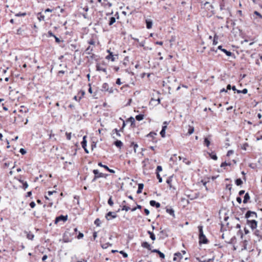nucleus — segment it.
Segmentation results:
<instances>
[{
    "mask_svg": "<svg viewBox=\"0 0 262 262\" xmlns=\"http://www.w3.org/2000/svg\"><path fill=\"white\" fill-rule=\"evenodd\" d=\"M199 230V243L200 244H207L208 243V239L206 238V236L204 235L203 231V226H199L198 227Z\"/></svg>",
    "mask_w": 262,
    "mask_h": 262,
    "instance_id": "nucleus-1",
    "label": "nucleus"
},
{
    "mask_svg": "<svg viewBox=\"0 0 262 262\" xmlns=\"http://www.w3.org/2000/svg\"><path fill=\"white\" fill-rule=\"evenodd\" d=\"M72 233L71 232V229H68L64 232L63 236V241L64 243H69L72 242L73 236Z\"/></svg>",
    "mask_w": 262,
    "mask_h": 262,
    "instance_id": "nucleus-2",
    "label": "nucleus"
},
{
    "mask_svg": "<svg viewBox=\"0 0 262 262\" xmlns=\"http://www.w3.org/2000/svg\"><path fill=\"white\" fill-rule=\"evenodd\" d=\"M247 224L253 230L257 228V222L254 219L247 220Z\"/></svg>",
    "mask_w": 262,
    "mask_h": 262,
    "instance_id": "nucleus-3",
    "label": "nucleus"
},
{
    "mask_svg": "<svg viewBox=\"0 0 262 262\" xmlns=\"http://www.w3.org/2000/svg\"><path fill=\"white\" fill-rule=\"evenodd\" d=\"M256 217L257 214L254 211H248L245 214V217L247 219V220L250 217L255 218Z\"/></svg>",
    "mask_w": 262,
    "mask_h": 262,
    "instance_id": "nucleus-4",
    "label": "nucleus"
},
{
    "mask_svg": "<svg viewBox=\"0 0 262 262\" xmlns=\"http://www.w3.org/2000/svg\"><path fill=\"white\" fill-rule=\"evenodd\" d=\"M111 217L112 219H115L117 217V214L115 212L110 211L105 215V218L107 220L109 221L111 219Z\"/></svg>",
    "mask_w": 262,
    "mask_h": 262,
    "instance_id": "nucleus-5",
    "label": "nucleus"
},
{
    "mask_svg": "<svg viewBox=\"0 0 262 262\" xmlns=\"http://www.w3.org/2000/svg\"><path fill=\"white\" fill-rule=\"evenodd\" d=\"M67 219H68L67 215L64 216V215H61L56 218L55 223H57L60 221L65 222L67 220Z\"/></svg>",
    "mask_w": 262,
    "mask_h": 262,
    "instance_id": "nucleus-6",
    "label": "nucleus"
},
{
    "mask_svg": "<svg viewBox=\"0 0 262 262\" xmlns=\"http://www.w3.org/2000/svg\"><path fill=\"white\" fill-rule=\"evenodd\" d=\"M81 145H82V148L84 149L85 152L87 154H88L89 152V150H88V149L86 148V136H84L83 137V140L81 142Z\"/></svg>",
    "mask_w": 262,
    "mask_h": 262,
    "instance_id": "nucleus-7",
    "label": "nucleus"
},
{
    "mask_svg": "<svg viewBox=\"0 0 262 262\" xmlns=\"http://www.w3.org/2000/svg\"><path fill=\"white\" fill-rule=\"evenodd\" d=\"M98 165V166H99L100 167L104 168L105 169H106L107 170H108L111 173H115V170H114L113 169H110L107 166L103 165L102 164V163H101V162H99Z\"/></svg>",
    "mask_w": 262,
    "mask_h": 262,
    "instance_id": "nucleus-8",
    "label": "nucleus"
},
{
    "mask_svg": "<svg viewBox=\"0 0 262 262\" xmlns=\"http://www.w3.org/2000/svg\"><path fill=\"white\" fill-rule=\"evenodd\" d=\"M141 246L143 248L147 249L148 250L151 251V247L150 245L147 242H143L141 244Z\"/></svg>",
    "mask_w": 262,
    "mask_h": 262,
    "instance_id": "nucleus-9",
    "label": "nucleus"
},
{
    "mask_svg": "<svg viewBox=\"0 0 262 262\" xmlns=\"http://www.w3.org/2000/svg\"><path fill=\"white\" fill-rule=\"evenodd\" d=\"M151 252L158 253V255H159V256L161 258L164 259L165 258V254L161 252L160 250H159L158 249L152 250H151Z\"/></svg>",
    "mask_w": 262,
    "mask_h": 262,
    "instance_id": "nucleus-10",
    "label": "nucleus"
},
{
    "mask_svg": "<svg viewBox=\"0 0 262 262\" xmlns=\"http://www.w3.org/2000/svg\"><path fill=\"white\" fill-rule=\"evenodd\" d=\"M150 206L152 207H156V208H159L160 207V204L154 200H151L149 202Z\"/></svg>",
    "mask_w": 262,
    "mask_h": 262,
    "instance_id": "nucleus-11",
    "label": "nucleus"
},
{
    "mask_svg": "<svg viewBox=\"0 0 262 262\" xmlns=\"http://www.w3.org/2000/svg\"><path fill=\"white\" fill-rule=\"evenodd\" d=\"M107 52L109 53V55H108L106 58L107 59H111L112 61H114L115 60V58L114 55L113 54V53L110 52V50H107Z\"/></svg>",
    "mask_w": 262,
    "mask_h": 262,
    "instance_id": "nucleus-12",
    "label": "nucleus"
},
{
    "mask_svg": "<svg viewBox=\"0 0 262 262\" xmlns=\"http://www.w3.org/2000/svg\"><path fill=\"white\" fill-rule=\"evenodd\" d=\"M166 212L172 216L173 217H175L174 211L172 208H166Z\"/></svg>",
    "mask_w": 262,
    "mask_h": 262,
    "instance_id": "nucleus-13",
    "label": "nucleus"
},
{
    "mask_svg": "<svg viewBox=\"0 0 262 262\" xmlns=\"http://www.w3.org/2000/svg\"><path fill=\"white\" fill-rule=\"evenodd\" d=\"M177 257H178L180 259H182L183 256L180 252H177L174 254V257L173 258V261H176Z\"/></svg>",
    "mask_w": 262,
    "mask_h": 262,
    "instance_id": "nucleus-14",
    "label": "nucleus"
},
{
    "mask_svg": "<svg viewBox=\"0 0 262 262\" xmlns=\"http://www.w3.org/2000/svg\"><path fill=\"white\" fill-rule=\"evenodd\" d=\"M146 28L148 29H149L151 28L152 26V21L150 19H146Z\"/></svg>",
    "mask_w": 262,
    "mask_h": 262,
    "instance_id": "nucleus-15",
    "label": "nucleus"
},
{
    "mask_svg": "<svg viewBox=\"0 0 262 262\" xmlns=\"http://www.w3.org/2000/svg\"><path fill=\"white\" fill-rule=\"evenodd\" d=\"M143 187H144V184H142V183H140L138 184V190L137 191V193L138 194H139L140 193L142 192V189H143Z\"/></svg>",
    "mask_w": 262,
    "mask_h": 262,
    "instance_id": "nucleus-16",
    "label": "nucleus"
},
{
    "mask_svg": "<svg viewBox=\"0 0 262 262\" xmlns=\"http://www.w3.org/2000/svg\"><path fill=\"white\" fill-rule=\"evenodd\" d=\"M114 144L118 148H121L123 146V143L120 140H116Z\"/></svg>",
    "mask_w": 262,
    "mask_h": 262,
    "instance_id": "nucleus-17",
    "label": "nucleus"
},
{
    "mask_svg": "<svg viewBox=\"0 0 262 262\" xmlns=\"http://www.w3.org/2000/svg\"><path fill=\"white\" fill-rule=\"evenodd\" d=\"M109 89V85L107 83H104L102 85V91H108Z\"/></svg>",
    "mask_w": 262,
    "mask_h": 262,
    "instance_id": "nucleus-18",
    "label": "nucleus"
},
{
    "mask_svg": "<svg viewBox=\"0 0 262 262\" xmlns=\"http://www.w3.org/2000/svg\"><path fill=\"white\" fill-rule=\"evenodd\" d=\"M116 22V18L114 16H112L110 18L109 21H108V25L110 26H112Z\"/></svg>",
    "mask_w": 262,
    "mask_h": 262,
    "instance_id": "nucleus-19",
    "label": "nucleus"
},
{
    "mask_svg": "<svg viewBox=\"0 0 262 262\" xmlns=\"http://www.w3.org/2000/svg\"><path fill=\"white\" fill-rule=\"evenodd\" d=\"M194 127L192 126L189 125L187 134L189 135H190L194 132Z\"/></svg>",
    "mask_w": 262,
    "mask_h": 262,
    "instance_id": "nucleus-20",
    "label": "nucleus"
},
{
    "mask_svg": "<svg viewBox=\"0 0 262 262\" xmlns=\"http://www.w3.org/2000/svg\"><path fill=\"white\" fill-rule=\"evenodd\" d=\"M250 195L248 193H246L244 196L243 202L246 204L247 203L248 201L250 199Z\"/></svg>",
    "mask_w": 262,
    "mask_h": 262,
    "instance_id": "nucleus-21",
    "label": "nucleus"
},
{
    "mask_svg": "<svg viewBox=\"0 0 262 262\" xmlns=\"http://www.w3.org/2000/svg\"><path fill=\"white\" fill-rule=\"evenodd\" d=\"M104 177V174L103 173H100L99 175H95L94 178L92 180V182H95L98 178H102Z\"/></svg>",
    "mask_w": 262,
    "mask_h": 262,
    "instance_id": "nucleus-22",
    "label": "nucleus"
},
{
    "mask_svg": "<svg viewBox=\"0 0 262 262\" xmlns=\"http://www.w3.org/2000/svg\"><path fill=\"white\" fill-rule=\"evenodd\" d=\"M112 244L109 243H104V244H101V247L103 248V249H106L109 246H112Z\"/></svg>",
    "mask_w": 262,
    "mask_h": 262,
    "instance_id": "nucleus-23",
    "label": "nucleus"
},
{
    "mask_svg": "<svg viewBox=\"0 0 262 262\" xmlns=\"http://www.w3.org/2000/svg\"><path fill=\"white\" fill-rule=\"evenodd\" d=\"M120 132H121L120 130H118L117 128H115L113 130L112 133L113 134L116 133L117 136H118V137H120L121 134L119 133Z\"/></svg>",
    "mask_w": 262,
    "mask_h": 262,
    "instance_id": "nucleus-24",
    "label": "nucleus"
},
{
    "mask_svg": "<svg viewBox=\"0 0 262 262\" xmlns=\"http://www.w3.org/2000/svg\"><path fill=\"white\" fill-rule=\"evenodd\" d=\"M136 119L139 121H141L144 119V115L142 114L138 115L136 116Z\"/></svg>",
    "mask_w": 262,
    "mask_h": 262,
    "instance_id": "nucleus-25",
    "label": "nucleus"
},
{
    "mask_svg": "<svg viewBox=\"0 0 262 262\" xmlns=\"http://www.w3.org/2000/svg\"><path fill=\"white\" fill-rule=\"evenodd\" d=\"M148 234L150 235V238L152 240L155 241L156 239V236L154 234V233L150 231H148L147 232Z\"/></svg>",
    "mask_w": 262,
    "mask_h": 262,
    "instance_id": "nucleus-26",
    "label": "nucleus"
},
{
    "mask_svg": "<svg viewBox=\"0 0 262 262\" xmlns=\"http://www.w3.org/2000/svg\"><path fill=\"white\" fill-rule=\"evenodd\" d=\"M210 157H211V159L214 160H216L217 159V156L214 154L213 152H211V153H208Z\"/></svg>",
    "mask_w": 262,
    "mask_h": 262,
    "instance_id": "nucleus-27",
    "label": "nucleus"
},
{
    "mask_svg": "<svg viewBox=\"0 0 262 262\" xmlns=\"http://www.w3.org/2000/svg\"><path fill=\"white\" fill-rule=\"evenodd\" d=\"M222 51H223L227 56H230L232 55V53L230 51H227L226 49H222Z\"/></svg>",
    "mask_w": 262,
    "mask_h": 262,
    "instance_id": "nucleus-28",
    "label": "nucleus"
},
{
    "mask_svg": "<svg viewBox=\"0 0 262 262\" xmlns=\"http://www.w3.org/2000/svg\"><path fill=\"white\" fill-rule=\"evenodd\" d=\"M133 146L134 148V150L135 153L137 152V149L138 147V145L137 143H135L134 142H132L131 143V146Z\"/></svg>",
    "mask_w": 262,
    "mask_h": 262,
    "instance_id": "nucleus-29",
    "label": "nucleus"
},
{
    "mask_svg": "<svg viewBox=\"0 0 262 262\" xmlns=\"http://www.w3.org/2000/svg\"><path fill=\"white\" fill-rule=\"evenodd\" d=\"M34 237V234H33L31 232L28 233V234L27 235V237L29 239L33 240Z\"/></svg>",
    "mask_w": 262,
    "mask_h": 262,
    "instance_id": "nucleus-30",
    "label": "nucleus"
},
{
    "mask_svg": "<svg viewBox=\"0 0 262 262\" xmlns=\"http://www.w3.org/2000/svg\"><path fill=\"white\" fill-rule=\"evenodd\" d=\"M127 122H130L132 125L135 123V119L134 117H130L127 119Z\"/></svg>",
    "mask_w": 262,
    "mask_h": 262,
    "instance_id": "nucleus-31",
    "label": "nucleus"
},
{
    "mask_svg": "<svg viewBox=\"0 0 262 262\" xmlns=\"http://www.w3.org/2000/svg\"><path fill=\"white\" fill-rule=\"evenodd\" d=\"M247 92H248V90L247 89H243L242 91H241V90H237V93L238 94L243 93V94H246L247 93Z\"/></svg>",
    "mask_w": 262,
    "mask_h": 262,
    "instance_id": "nucleus-32",
    "label": "nucleus"
},
{
    "mask_svg": "<svg viewBox=\"0 0 262 262\" xmlns=\"http://www.w3.org/2000/svg\"><path fill=\"white\" fill-rule=\"evenodd\" d=\"M94 224L97 226V227H99L100 226V224H101V221L100 220H99V219H97L95 220V222H94Z\"/></svg>",
    "mask_w": 262,
    "mask_h": 262,
    "instance_id": "nucleus-33",
    "label": "nucleus"
},
{
    "mask_svg": "<svg viewBox=\"0 0 262 262\" xmlns=\"http://www.w3.org/2000/svg\"><path fill=\"white\" fill-rule=\"evenodd\" d=\"M243 183V181H242V180L241 179H237L236 180H235V184L237 185V186H239V185H242Z\"/></svg>",
    "mask_w": 262,
    "mask_h": 262,
    "instance_id": "nucleus-34",
    "label": "nucleus"
},
{
    "mask_svg": "<svg viewBox=\"0 0 262 262\" xmlns=\"http://www.w3.org/2000/svg\"><path fill=\"white\" fill-rule=\"evenodd\" d=\"M156 135L157 134L156 133L151 132L147 135V137L154 138Z\"/></svg>",
    "mask_w": 262,
    "mask_h": 262,
    "instance_id": "nucleus-35",
    "label": "nucleus"
},
{
    "mask_svg": "<svg viewBox=\"0 0 262 262\" xmlns=\"http://www.w3.org/2000/svg\"><path fill=\"white\" fill-rule=\"evenodd\" d=\"M204 144L207 147H208L210 145V141L207 138H205L204 139Z\"/></svg>",
    "mask_w": 262,
    "mask_h": 262,
    "instance_id": "nucleus-36",
    "label": "nucleus"
},
{
    "mask_svg": "<svg viewBox=\"0 0 262 262\" xmlns=\"http://www.w3.org/2000/svg\"><path fill=\"white\" fill-rule=\"evenodd\" d=\"M230 165H231V163H227L226 162H223L221 164V167H224L225 166H230Z\"/></svg>",
    "mask_w": 262,
    "mask_h": 262,
    "instance_id": "nucleus-37",
    "label": "nucleus"
},
{
    "mask_svg": "<svg viewBox=\"0 0 262 262\" xmlns=\"http://www.w3.org/2000/svg\"><path fill=\"white\" fill-rule=\"evenodd\" d=\"M23 188L24 190H26L28 187V183L26 181H25L23 182Z\"/></svg>",
    "mask_w": 262,
    "mask_h": 262,
    "instance_id": "nucleus-38",
    "label": "nucleus"
},
{
    "mask_svg": "<svg viewBox=\"0 0 262 262\" xmlns=\"http://www.w3.org/2000/svg\"><path fill=\"white\" fill-rule=\"evenodd\" d=\"M217 39H218V37L215 35L214 36V39H213V45H217Z\"/></svg>",
    "mask_w": 262,
    "mask_h": 262,
    "instance_id": "nucleus-39",
    "label": "nucleus"
},
{
    "mask_svg": "<svg viewBox=\"0 0 262 262\" xmlns=\"http://www.w3.org/2000/svg\"><path fill=\"white\" fill-rule=\"evenodd\" d=\"M157 177L159 180V183H161L162 182V178L161 177L159 173L156 172Z\"/></svg>",
    "mask_w": 262,
    "mask_h": 262,
    "instance_id": "nucleus-40",
    "label": "nucleus"
},
{
    "mask_svg": "<svg viewBox=\"0 0 262 262\" xmlns=\"http://www.w3.org/2000/svg\"><path fill=\"white\" fill-rule=\"evenodd\" d=\"M108 204L111 206H112L114 204L113 201L112 199V197H110V199L108 200Z\"/></svg>",
    "mask_w": 262,
    "mask_h": 262,
    "instance_id": "nucleus-41",
    "label": "nucleus"
},
{
    "mask_svg": "<svg viewBox=\"0 0 262 262\" xmlns=\"http://www.w3.org/2000/svg\"><path fill=\"white\" fill-rule=\"evenodd\" d=\"M92 51V48L90 46H89V47H88L86 48V51H85L86 52V53H87L88 54H91V52Z\"/></svg>",
    "mask_w": 262,
    "mask_h": 262,
    "instance_id": "nucleus-42",
    "label": "nucleus"
},
{
    "mask_svg": "<svg viewBox=\"0 0 262 262\" xmlns=\"http://www.w3.org/2000/svg\"><path fill=\"white\" fill-rule=\"evenodd\" d=\"M129 209H130V207L126 206L125 205H124L122 208V210H125L126 211H128Z\"/></svg>",
    "mask_w": 262,
    "mask_h": 262,
    "instance_id": "nucleus-43",
    "label": "nucleus"
},
{
    "mask_svg": "<svg viewBox=\"0 0 262 262\" xmlns=\"http://www.w3.org/2000/svg\"><path fill=\"white\" fill-rule=\"evenodd\" d=\"M162 170V167L161 166H158L157 167V169H156L157 172H156L159 173V172L161 171Z\"/></svg>",
    "mask_w": 262,
    "mask_h": 262,
    "instance_id": "nucleus-44",
    "label": "nucleus"
},
{
    "mask_svg": "<svg viewBox=\"0 0 262 262\" xmlns=\"http://www.w3.org/2000/svg\"><path fill=\"white\" fill-rule=\"evenodd\" d=\"M120 253L122 254L123 257L125 258H126L128 256V254L126 253H125V252H124L123 251H120Z\"/></svg>",
    "mask_w": 262,
    "mask_h": 262,
    "instance_id": "nucleus-45",
    "label": "nucleus"
},
{
    "mask_svg": "<svg viewBox=\"0 0 262 262\" xmlns=\"http://www.w3.org/2000/svg\"><path fill=\"white\" fill-rule=\"evenodd\" d=\"M66 135L67 136V138L68 140H70L71 139V133H66Z\"/></svg>",
    "mask_w": 262,
    "mask_h": 262,
    "instance_id": "nucleus-46",
    "label": "nucleus"
},
{
    "mask_svg": "<svg viewBox=\"0 0 262 262\" xmlns=\"http://www.w3.org/2000/svg\"><path fill=\"white\" fill-rule=\"evenodd\" d=\"M26 15V13H18L15 14L16 16H24Z\"/></svg>",
    "mask_w": 262,
    "mask_h": 262,
    "instance_id": "nucleus-47",
    "label": "nucleus"
},
{
    "mask_svg": "<svg viewBox=\"0 0 262 262\" xmlns=\"http://www.w3.org/2000/svg\"><path fill=\"white\" fill-rule=\"evenodd\" d=\"M78 230L77 228H75L73 229V230H71V232L72 233V235H74L76 232H77Z\"/></svg>",
    "mask_w": 262,
    "mask_h": 262,
    "instance_id": "nucleus-48",
    "label": "nucleus"
},
{
    "mask_svg": "<svg viewBox=\"0 0 262 262\" xmlns=\"http://www.w3.org/2000/svg\"><path fill=\"white\" fill-rule=\"evenodd\" d=\"M164 124H165V125H163L162 126V130H166V128H167V122L165 121L163 123Z\"/></svg>",
    "mask_w": 262,
    "mask_h": 262,
    "instance_id": "nucleus-49",
    "label": "nucleus"
},
{
    "mask_svg": "<svg viewBox=\"0 0 262 262\" xmlns=\"http://www.w3.org/2000/svg\"><path fill=\"white\" fill-rule=\"evenodd\" d=\"M83 236H84V235L82 233L79 232L77 236V238L81 239L83 237Z\"/></svg>",
    "mask_w": 262,
    "mask_h": 262,
    "instance_id": "nucleus-50",
    "label": "nucleus"
},
{
    "mask_svg": "<svg viewBox=\"0 0 262 262\" xmlns=\"http://www.w3.org/2000/svg\"><path fill=\"white\" fill-rule=\"evenodd\" d=\"M93 172L95 176H96V175H99V174H100V172H99L98 170H97V169H94V170H93Z\"/></svg>",
    "mask_w": 262,
    "mask_h": 262,
    "instance_id": "nucleus-51",
    "label": "nucleus"
},
{
    "mask_svg": "<svg viewBox=\"0 0 262 262\" xmlns=\"http://www.w3.org/2000/svg\"><path fill=\"white\" fill-rule=\"evenodd\" d=\"M160 135L162 137H165V130H161V132H160Z\"/></svg>",
    "mask_w": 262,
    "mask_h": 262,
    "instance_id": "nucleus-52",
    "label": "nucleus"
},
{
    "mask_svg": "<svg viewBox=\"0 0 262 262\" xmlns=\"http://www.w3.org/2000/svg\"><path fill=\"white\" fill-rule=\"evenodd\" d=\"M254 14L257 15L259 18L262 19V15L257 11H254Z\"/></svg>",
    "mask_w": 262,
    "mask_h": 262,
    "instance_id": "nucleus-53",
    "label": "nucleus"
},
{
    "mask_svg": "<svg viewBox=\"0 0 262 262\" xmlns=\"http://www.w3.org/2000/svg\"><path fill=\"white\" fill-rule=\"evenodd\" d=\"M19 152L22 155H25L26 153V150L24 148H23L20 149Z\"/></svg>",
    "mask_w": 262,
    "mask_h": 262,
    "instance_id": "nucleus-54",
    "label": "nucleus"
},
{
    "mask_svg": "<svg viewBox=\"0 0 262 262\" xmlns=\"http://www.w3.org/2000/svg\"><path fill=\"white\" fill-rule=\"evenodd\" d=\"M36 204L34 202H31L30 203V206L32 208H33L35 207Z\"/></svg>",
    "mask_w": 262,
    "mask_h": 262,
    "instance_id": "nucleus-55",
    "label": "nucleus"
},
{
    "mask_svg": "<svg viewBox=\"0 0 262 262\" xmlns=\"http://www.w3.org/2000/svg\"><path fill=\"white\" fill-rule=\"evenodd\" d=\"M117 84L121 85L122 84V82H121V80L120 78H117L116 82Z\"/></svg>",
    "mask_w": 262,
    "mask_h": 262,
    "instance_id": "nucleus-56",
    "label": "nucleus"
},
{
    "mask_svg": "<svg viewBox=\"0 0 262 262\" xmlns=\"http://www.w3.org/2000/svg\"><path fill=\"white\" fill-rule=\"evenodd\" d=\"M48 33L49 36L54 37V36H55L51 31H49Z\"/></svg>",
    "mask_w": 262,
    "mask_h": 262,
    "instance_id": "nucleus-57",
    "label": "nucleus"
},
{
    "mask_svg": "<svg viewBox=\"0 0 262 262\" xmlns=\"http://www.w3.org/2000/svg\"><path fill=\"white\" fill-rule=\"evenodd\" d=\"M144 212L145 213V214L147 215H148L149 214V213H150L149 210L148 209H146V208L144 209Z\"/></svg>",
    "mask_w": 262,
    "mask_h": 262,
    "instance_id": "nucleus-58",
    "label": "nucleus"
},
{
    "mask_svg": "<svg viewBox=\"0 0 262 262\" xmlns=\"http://www.w3.org/2000/svg\"><path fill=\"white\" fill-rule=\"evenodd\" d=\"M54 38H55V41L56 42L59 43L60 42V39L58 37H57V36H55Z\"/></svg>",
    "mask_w": 262,
    "mask_h": 262,
    "instance_id": "nucleus-59",
    "label": "nucleus"
},
{
    "mask_svg": "<svg viewBox=\"0 0 262 262\" xmlns=\"http://www.w3.org/2000/svg\"><path fill=\"white\" fill-rule=\"evenodd\" d=\"M56 191H49L48 192V194L49 195H51L52 194H53L54 193H56Z\"/></svg>",
    "mask_w": 262,
    "mask_h": 262,
    "instance_id": "nucleus-60",
    "label": "nucleus"
},
{
    "mask_svg": "<svg viewBox=\"0 0 262 262\" xmlns=\"http://www.w3.org/2000/svg\"><path fill=\"white\" fill-rule=\"evenodd\" d=\"M233 153V151L232 150H229L227 152V156H230L231 155H232Z\"/></svg>",
    "mask_w": 262,
    "mask_h": 262,
    "instance_id": "nucleus-61",
    "label": "nucleus"
},
{
    "mask_svg": "<svg viewBox=\"0 0 262 262\" xmlns=\"http://www.w3.org/2000/svg\"><path fill=\"white\" fill-rule=\"evenodd\" d=\"M125 125H126L125 123L123 121L122 126L121 128L120 129L121 130V132H123V128L125 127Z\"/></svg>",
    "mask_w": 262,
    "mask_h": 262,
    "instance_id": "nucleus-62",
    "label": "nucleus"
},
{
    "mask_svg": "<svg viewBox=\"0 0 262 262\" xmlns=\"http://www.w3.org/2000/svg\"><path fill=\"white\" fill-rule=\"evenodd\" d=\"M236 201L239 204L242 203V199L240 197H237Z\"/></svg>",
    "mask_w": 262,
    "mask_h": 262,
    "instance_id": "nucleus-63",
    "label": "nucleus"
},
{
    "mask_svg": "<svg viewBox=\"0 0 262 262\" xmlns=\"http://www.w3.org/2000/svg\"><path fill=\"white\" fill-rule=\"evenodd\" d=\"M139 43L140 46L144 47V46L145 45V41H142L141 42H139Z\"/></svg>",
    "mask_w": 262,
    "mask_h": 262,
    "instance_id": "nucleus-64",
    "label": "nucleus"
}]
</instances>
